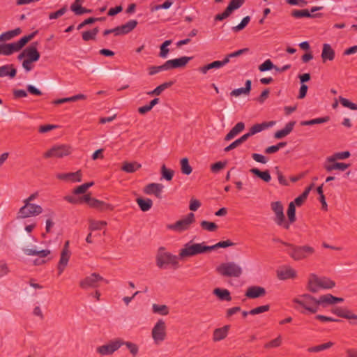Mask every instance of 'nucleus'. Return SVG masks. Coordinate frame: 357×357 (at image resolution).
I'll use <instances>...</instances> for the list:
<instances>
[{"label": "nucleus", "instance_id": "obj_19", "mask_svg": "<svg viewBox=\"0 0 357 357\" xmlns=\"http://www.w3.org/2000/svg\"><path fill=\"white\" fill-rule=\"evenodd\" d=\"M38 45V42H33L26 47V59L33 63L38 61L40 57V54L37 49Z\"/></svg>", "mask_w": 357, "mask_h": 357}, {"label": "nucleus", "instance_id": "obj_10", "mask_svg": "<svg viewBox=\"0 0 357 357\" xmlns=\"http://www.w3.org/2000/svg\"><path fill=\"white\" fill-rule=\"evenodd\" d=\"M195 222L193 213H188L183 219L176 221L174 224L167 225V228L177 232H182L190 229V225Z\"/></svg>", "mask_w": 357, "mask_h": 357}, {"label": "nucleus", "instance_id": "obj_3", "mask_svg": "<svg viewBox=\"0 0 357 357\" xmlns=\"http://www.w3.org/2000/svg\"><path fill=\"white\" fill-rule=\"evenodd\" d=\"M284 246L289 248L286 252L295 261L305 259L315 252L314 248L308 245H296L292 243H284Z\"/></svg>", "mask_w": 357, "mask_h": 357}, {"label": "nucleus", "instance_id": "obj_58", "mask_svg": "<svg viewBox=\"0 0 357 357\" xmlns=\"http://www.w3.org/2000/svg\"><path fill=\"white\" fill-rule=\"evenodd\" d=\"M339 100L343 107L349 108L351 110H357V104L351 102L349 100L340 96Z\"/></svg>", "mask_w": 357, "mask_h": 357}, {"label": "nucleus", "instance_id": "obj_12", "mask_svg": "<svg viewBox=\"0 0 357 357\" xmlns=\"http://www.w3.org/2000/svg\"><path fill=\"white\" fill-rule=\"evenodd\" d=\"M72 153V148L67 144L55 145L46 151L43 156L45 158H63Z\"/></svg>", "mask_w": 357, "mask_h": 357}, {"label": "nucleus", "instance_id": "obj_33", "mask_svg": "<svg viewBox=\"0 0 357 357\" xmlns=\"http://www.w3.org/2000/svg\"><path fill=\"white\" fill-rule=\"evenodd\" d=\"M136 202L143 212L149 211L153 206V201L149 198L138 197Z\"/></svg>", "mask_w": 357, "mask_h": 357}, {"label": "nucleus", "instance_id": "obj_52", "mask_svg": "<svg viewBox=\"0 0 357 357\" xmlns=\"http://www.w3.org/2000/svg\"><path fill=\"white\" fill-rule=\"evenodd\" d=\"M201 227L208 231H215L218 229V225L213 222L203 220L200 222Z\"/></svg>", "mask_w": 357, "mask_h": 357}, {"label": "nucleus", "instance_id": "obj_20", "mask_svg": "<svg viewBox=\"0 0 357 357\" xmlns=\"http://www.w3.org/2000/svg\"><path fill=\"white\" fill-rule=\"evenodd\" d=\"M291 16L296 19L306 18H320L323 17V13L312 14L309 10H293L291 13Z\"/></svg>", "mask_w": 357, "mask_h": 357}, {"label": "nucleus", "instance_id": "obj_37", "mask_svg": "<svg viewBox=\"0 0 357 357\" xmlns=\"http://www.w3.org/2000/svg\"><path fill=\"white\" fill-rule=\"evenodd\" d=\"M142 167L141 164L136 161L128 162H124L121 167V170L127 173H134Z\"/></svg>", "mask_w": 357, "mask_h": 357}, {"label": "nucleus", "instance_id": "obj_28", "mask_svg": "<svg viewBox=\"0 0 357 357\" xmlns=\"http://www.w3.org/2000/svg\"><path fill=\"white\" fill-rule=\"evenodd\" d=\"M17 70L13 64H7L0 67V77H9L10 79L16 76Z\"/></svg>", "mask_w": 357, "mask_h": 357}, {"label": "nucleus", "instance_id": "obj_38", "mask_svg": "<svg viewBox=\"0 0 357 357\" xmlns=\"http://www.w3.org/2000/svg\"><path fill=\"white\" fill-rule=\"evenodd\" d=\"M333 295L327 294L321 295L316 301L317 306L321 305L323 307H326L328 305H333Z\"/></svg>", "mask_w": 357, "mask_h": 357}, {"label": "nucleus", "instance_id": "obj_9", "mask_svg": "<svg viewBox=\"0 0 357 357\" xmlns=\"http://www.w3.org/2000/svg\"><path fill=\"white\" fill-rule=\"evenodd\" d=\"M42 212L43 208L40 205L32 203H29L28 204H24V205L19 209L16 218L17 219H24L32 216H37L42 213Z\"/></svg>", "mask_w": 357, "mask_h": 357}, {"label": "nucleus", "instance_id": "obj_15", "mask_svg": "<svg viewBox=\"0 0 357 357\" xmlns=\"http://www.w3.org/2000/svg\"><path fill=\"white\" fill-rule=\"evenodd\" d=\"M121 346H122V343H120L119 338H118L107 344L98 347L96 351L102 356L111 355L118 350Z\"/></svg>", "mask_w": 357, "mask_h": 357}, {"label": "nucleus", "instance_id": "obj_32", "mask_svg": "<svg viewBox=\"0 0 357 357\" xmlns=\"http://www.w3.org/2000/svg\"><path fill=\"white\" fill-rule=\"evenodd\" d=\"M251 89H252V82L250 79H248V80H246V82L245 83L244 87L234 89L233 91H231L230 95L231 96H236V97L239 96L241 94L248 95L250 93Z\"/></svg>", "mask_w": 357, "mask_h": 357}, {"label": "nucleus", "instance_id": "obj_44", "mask_svg": "<svg viewBox=\"0 0 357 357\" xmlns=\"http://www.w3.org/2000/svg\"><path fill=\"white\" fill-rule=\"evenodd\" d=\"M181 172L185 175H190L192 172V168L190 165L189 160L187 158H183L180 161Z\"/></svg>", "mask_w": 357, "mask_h": 357}, {"label": "nucleus", "instance_id": "obj_30", "mask_svg": "<svg viewBox=\"0 0 357 357\" xmlns=\"http://www.w3.org/2000/svg\"><path fill=\"white\" fill-rule=\"evenodd\" d=\"M277 276L281 280L293 279L296 277V271L292 268H287L285 270L278 271Z\"/></svg>", "mask_w": 357, "mask_h": 357}, {"label": "nucleus", "instance_id": "obj_48", "mask_svg": "<svg viewBox=\"0 0 357 357\" xmlns=\"http://www.w3.org/2000/svg\"><path fill=\"white\" fill-rule=\"evenodd\" d=\"M250 22V17L245 16V17H243L242 19V20L238 25L233 26L231 28V30L234 33H238V32L243 30L248 26V24H249Z\"/></svg>", "mask_w": 357, "mask_h": 357}, {"label": "nucleus", "instance_id": "obj_56", "mask_svg": "<svg viewBox=\"0 0 357 357\" xmlns=\"http://www.w3.org/2000/svg\"><path fill=\"white\" fill-rule=\"evenodd\" d=\"M275 65L271 61V59L266 60L263 63L259 66V70L260 72H265L275 69Z\"/></svg>", "mask_w": 357, "mask_h": 357}, {"label": "nucleus", "instance_id": "obj_27", "mask_svg": "<svg viewBox=\"0 0 357 357\" xmlns=\"http://www.w3.org/2000/svg\"><path fill=\"white\" fill-rule=\"evenodd\" d=\"M349 166H350V164H346L344 162H338L336 161H335L333 162H326V163L324 165V168L328 172H331L333 170L344 171Z\"/></svg>", "mask_w": 357, "mask_h": 357}, {"label": "nucleus", "instance_id": "obj_13", "mask_svg": "<svg viewBox=\"0 0 357 357\" xmlns=\"http://www.w3.org/2000/svg\"><path fill=\"white\" fill-rule=\"evenodd\" d=\"M152 337L155 343L164 341L166 338V325L162 319H159L152 329Z\"/></svg>", "mask_w": 357, "mask_h": 357}, {"label": "nucleus", "instance_id": "obj_14", "mask_svg": "<svg viewBox=\"0 0 357 357\" xmlns=\"http://www.w3.org/2000/svg\"><path fill=\"white\" fill-rule=\"evenodd\" d=\"M69 241H66L61 250V257L57 266L59 275H61L63 272L69 261L71 255L70 251L69 250Z\"/></svg>", "mask_w": 357, "mask_h": 357}, {"label": "nucleus", "instance_id": "obj_18", "mask_svg": "<svg viewBox=\"0 0 357 357\" xmlns=\"http://www.w3.org/2000/svg\"><path fill=\"white\" fill-rule=\"evenodd\" d=\"M266 294V291L264 287L259 286H251L246 290L245 296L247 298L255 299L263 297Z\"/></svg>", "mask_w": 357, "mask_h": 357}, {"label": "nucleus", "instance_id": "obj_6", "mask_svg": "<svg viewBox=\"0 0 357 357\" xmlns=\"http://www.w3.org/2000/svg\"><path fill=\"white\" fill-rule=\"evenodd\" d=\"M216 271L224 277L238 278L243 271L240 266L234 262L222 263L216 267Z\"/></svg>", "mask_w": 357, "mask_h": 357}, {"label": "nucleus", "instance_id": "obj_42", "mask_svg": "<svg viewBox=\"0 0 357 357\" xmlns=\"http://www.w3.org/2000/svg\"><path fill=\"white\" fill-rule=\"evenodd\" d=\"M351 153L349 151L337 152L334 153L332 156L327 158V162H333L337 160H344L349 158Z\"/></svg>", "mask_w": 357, "mask_h": 357}, {"label": "nucleus", "instance_id": "obj_24", "mask_svg": "<svg viewBox=\"0 0 357 357\" xmlns=\"http://www.w3.org/2000/svg\"><path fill=\"white\" fill-rule=\"evenodd\" d=\"M137 24L138 22L136 20H131L124 24L116 26L119 36L129 33L137 26Z\"/></svg>", "mask_w": 357, "mask_h": 357}, {"label": "nucleus", "instance_id": "obj_5", "mask_svg": "<svg viewBox=\"0 0 357 357\" xmlns=\"http://www.w3.org/2000/svg\"><path fill=\"white\" fill-rule=\"evenodd\" d=\"M192 243V241L184 245V248L180 250L178 257L181 259L191 257L199 254L207 252L206 245L204 243Z\"/></svg>", "mask_w": 357, "mask_h": 357}, {"label": "nucleus", "instance_id": "obj_49", "mask_svg": "<svg viewBox=\"0 0 357 357\" xmlns=\"http://www.w3.org/2000/svg\"><path fill=\"white\" fill-rule=\"evenodd\" d=\"M174 174V170L166 167L165 165H162L161 167V175L162 178L167 181L172 180Z\"/></svg>", "mask_w": 357, "mask_h": 357}, {"label": "nucleus", "instance_id": "obj_4", "mask_svg": "<svg viewBox=\"0 0 357 357\" xmlns=\"http://www.w3.org/2000/svg\"><path fill=\"white\" fill-rule=\"evenodd\" d=\"M178 259L176 255L166 252L164 247H160L155 257L156 265L160 268H165L168 265L176 268L178 266Z\"/></svg>", "mask_w": 357, "mask_h": 357}, {"label": "nucleus", "instance_id": "obj_36", "mask_svg": "<svg viewBox=\"0 0 357 357\" xmlns=\"http://www.w3.org/2000/svg\"><path fill=\"white\" fill-rule=\"evenodd\" d=\"M86 99V96L84 94H77L69 98H63L60 99H56L52 102L54 105H61L63 103L68 102H75L79 100H85Z\"/></svg>", "mask_w": 357, "mask_h": 357}, {"label": "nucleus", "instance_id": "obj_50", "mask_svg": "<svg viewBox=\"0 0 357 357\" xmlns=\"http://www.w3.org/2000/svg\"><path fill=\"white\" fill-rule=\"evenodd\" d=\"M153 312L161 315H167L169 314V308L166 305L153 304L152 306Z\"/></svg>", "mask_w": 357, "mask_h": 357}, {"label": "nucleus", "instance_id": "obj_47", "mask_svg": "<svg viewBox=\"0 0 357 357\" xmlns=\"http://www.w3.org/2000/svg\"><path fill=\"white\" fill-rule=\"evenodd\" d=\"M93 185H94V182L93 181H91V182L83 183L82 185H80L76 187L73 190V193L74 195L84 194L87 191V190L90 187L93 186Z\"/></svg>", "mask_w": 357, "mask_h": 357}, {"label": "nucleus", "instance_id": "obj_16", "mask_svg": "<svg viewBox=\"0 0 357 357\" xmlns=\"http://www.w3.org/2000/svg\"><path fill=\"white\" fill-rule=\"evenodd\" d=\"M104 278L98 273H93L91 275L86 277L79 282V286L82 289H87L89 287H97L100 281H103Z\"/></svg>", "mask_w": 357, "mask_h": 357}, {"label": "nucleus", "instance_id": "obj_17", "mask_svg": "<svg viewBox=\"0 0 357 357\" xmlns=\"http://www.w3.org/2000/svg\"><path fill=\"white\" fill-rule=\"evenodd\" d=\"M192 56H181L179 58L167 61L168 70L176 68H182L185 67L188 62L192 59Z\"/></svg>", "mask_w": 357, "mask_h": 357}, {"label": "nucleus", "instance_id": "obj_64", "mask_svg": "<svg viewBox=\"0 0 357 357\" xmlns=\"http://www.w3.org/2000/svg\"><path fill=\"white\" fill-rule=\"evenodd\" d=\"M66 11H67V6H64L63 7H62L61 8L58 10L57 11L50 13L49 19L50 20L57 19V18L60 17L61 16H62L63 15H64Z\"/></svg>", "mask_w": 357, "mask_h": 357}, {"label": "nucleus", "instance_id": "obj_23", "mask_svg": "<svg viewBox=\"0 0 357 357\" xmlns=\"http://www.w3.org/2000/svg\"><path fill=\"white\" fill-rule=\"evenodd\" d=\"M230 325H225L221 328H215L213 333V342H219L225 339L230 329Z\"/></svg>", "mask_w": 357, "mask_h": 357}, {"label": "nucleus", "instance_id": "obj_2", "mask_svg": "<svg viewBox=\"0 0 357 357\" xmlns=\"http://www.w3.org/2000/svg\"><path fill=\"white\" fill-rule=\"evenodd\" d=\"M38 33V31L36 30L29 35L22 37L17 42L0 44V55L10 56L14 52L21 50Z\"/></svg>", "mask_w": 357, "mask_h": 357}, {"label": "nucleus", "instance_id": "obj_1", "mask_svg": "<svg viewBox=\"0 0 357 357\" xmlns=\"http://www.w3.org/2000/svg\"><path fill=\"white\" fill-rule=\"evenodd\" d=\"M335 282L328 277H319L315 273H310L308 276L306 289L310 292L315 294L321 289H333L335 287Z\"/></svg>", "mask_w": 357, "mask_h": 357}, {"label": "nucleus", "instance_id": "obj_46", "mask_svg": "<svg viewBox=\"0 0 357 357\" xmlns=\"http://www.w3.org/2000/svg\"><path fill=\"white\" fill-rule=\"evenodd\" d=\"M83 1L84 0H75L70 6V10L77 15H82L84 14V8L82 6Z\"/></svg>", "mask_w": 357, "mask_h": 357}, {"label": "nucleus", "instance_id": "obj_39", "mask_svg": "<svg viewBox=\"0 0 357 357\" xmlns=\"http://www.w3.org/2000/svg\"><path fill=\"white\" fill-rule=\"evenodd\" d=\"M296 204L294 203L290 202L287 211V215L288 218V220H287V222H289V228L290 227V225L295 222L296 220Z\"/></svg>", "mask_w": 357, "mask_h": 357}, {"label": "nucleus", "instance_id": "obj_53", "mask_svg": "<svg viewBox=\"0 0 357 357\" xmlns=\"http://www.w3.org/2000/svg\"><path fill=\"white\" fill-rule=\"evenodd\" d=\"M162 70H168L167 62L165 61L162 65L161 66H152L149 68V75H153L156 73L162 71Z\"/></svg>", "mask_w": 357, "mask_h": 357}, {"label": "nucleus", "instance_id": "obj_57", "mask_svg": "<svg viewBox=\"0 0 357 357\" xmlns=\"http://www.w3.org/2000/svg\"><path fill=\"white\" fill-rule=\"evenodd\" d=\"M309 195V190H305L301 195L294 199L292 203H294L297 206H301L306 200Z\"/></svg>", "mask_w": 357, "mask_h": 357}, {"label": "nucleus", "instance_id": "obj_40", "mask_svg": "<svg viewBox=\"0 0 357 357\" xmlns=\"http://www.w3.org/2000/svg\"><path fill=\"white\" fill-rule=\"evenodd\" d=\"M22 30L20 27H17L13 30L6 31L0 35V41L8 40L13 37L20 34Z\"/></svg>", "mask_w": 357, "mask_h": 357}, {"label": "nucleus", "instance_id": "obj_22", "mask_svg": "<svg viewBox=\"0 0 357 357\" xmlns=\"http://www.w3.org/2000/svg\"><path fill=\"white\" fill-rule=\"evenodd\" d=\"M163 185L160 183H152L145 186L144 192L146 195H154L157 198H161Z\"/></svg>", "mask_w": 357, "mask_h": 357}, {"label": "nucleus", "instance_id": "obj_63", "mask_svg": "<svg viewBox=\"0 0 357 357\" xmlns=\"http://www.w3.org/2000/svg\"><path fill=\"white\" fill-rule=\"evenodd\" d=\"M64 199L68 202L70 204H78L85 203V199H84V195L82 197L76 198L71 195H68L64 197Z\"/></svg>", "mask_w": 357, "mask_h": 357}, {"label": "nucleus", "instance_id": "obj_21", "mask_svg": "<svg viewBox=\"0 0 357 357\" xmlns=\"http://www.w3.org/2000/svg\"><path fill=\"white\" fill-rule=\"evenodd\" d=\"M56 178L63 181H70L73 183L82 181V173L81 170L75 172L58 174Z\"/></svg>", "mask_w": 357, "mask_h": 357}, {"label": "nucleus", "instance_id": "obj_54", "mask_svg": "<svg viewBox=\"0 0 357 357\" xmlns=\"http://www.w3.org/2000/svg\"><path fill=\"white\" fill-rule=\"evenodd\" d=\"M331 312L341 318L347 319L349 312V310L344 309L340 307H336L331 310Z\"/></svg>", "mask_w": 357, "mask_h": 357}, {"label": "nucleus", "instance_id": "obj_41", "mask_svg": "<svg viewBox=\"0 0 357 357\" xmlns=\"http://www.w3.org/2000/svg\"><path fill=\"white\" fill-rule=\"evenodd\" d=\"M248 138L249 137L247 135V134L246 133L244 134L241 137H239L238 139H237L235 141H234L233 142H231L229 146H226L225 148L224 151L225 152H229V151L234 149L235 148H236L237 146H238L239 145H241V144L245 142Z\"/></svg>", "mask_w": 357, "mask_h": 357}, {"label": "nucleus", "instance_id": "obj_11", "mask_svg": "<svg viewBox=\"0 0 357 357\" xmlns=\"http://www.w3.org/2000/svg\"><path fill=\"white\" fill-rule=\"evenodd\" d=\"M84 199L90 207L95 208L100 212L107 211H112L114 209V206L109 203L91 197V193L84 195Z\"/></svg>", "mask_w": 357, "mask_h": 357}, {"label": "nucleus", "instance_id": "obj_45", "mask_svg": "<svg viewBox=\"0 0 357 357\" xmlns=\"http://www.w3.org/2000/svg\"><path fill=\"white\" fill-rule=\"evenodd\" d=\"M120 343H122V345H126L130 353L132 354L133 357H135L139 352V347L137 344L131 342H126L123 340L119 338Z\"/></svg>", "mask_w": 357, "mask_h": 357}, {"label": "nucleus", "instance_id": "obj_26", "mask_svg": "<svg viewBox=\"0 0 357 357\" xmlns=\"http://www.w3.org/2000/svg\"><path fill=\"white\" fill-rule=\"evenodd\" d=\"M250 172L266 183H268L271 180V176L269 170L268 169L261 171L258 168L253 167L250 169Z\"/></svg>", "mask_w": 357, "mask_h": 357}, {"label": "nucleus", "instance_id": "obj_43", "mask_svg": "<svg viewBox=\"0 0 357 357\" xmlns=\"http://www.w3.org/2000/svg\"><path fill=\"white\" fill-rule=\"evenodd\" d=\"M330 120V117L328 116H326L321 118H317L308 121H303L301 122V126H313L315 124H321L324 123H326Z\"/></svg>", "mask_w": 357, "mask_h": 357}, {"label": "nucleus", "instance_id": "obj_55", "mask_svg": "<svg viewBox=\"0 0 357 357\" xmlns=\"http://www.w3.org/2000/svg\"><path fill=\"white\" fill-rule=\"evenodd\" d=\"M106 225L107 222L105 221L91 220L89 229L90 231L100 230L103 226Z\"/></svg>", "mask_w": 357, "mask_h": 357}, {"label": "nucleus", "instance_id": "obj_35", "mask_svg": "<svg viewBox=\"0 0 357 357\" xmlns=\"http://www.w3.org/2000/svg\"><path fill=\"white\" fill-rule=\"evenodd\" d=\"M213 294L216 296L220 301H231V296L228 289L215 288L213 290Z\"/></svg>", "mask_w": 357, "mask_h": 357}, {"label": "nucleus", "instance_id": "obj_62", "mask_svg": "<svg viewBox=\"0 0 357 357\" xmlns=\"http://www.w3.org/2000/svg\"><path fill=\"white\" fill-rule=\"evenodd\" d=\"M270 305L258 306L250 310V315H256L268 311Z\"/></svg>", "mask_w": 357, "mask_h": 357}, {"label": "nucleus", "instance_id": "obj_31", "mask_svg": "<svg viewBox=\"0 0 357 357\" xmlns=\"http://www.w3.org/2000/svg\"><path fill=\"white\" fill-rule=\"evenodd\" d=\"M245 128V124L243 122L237 123L231 130L226 135L225 137V141H229L236 137L238 133L243 131Z\"/></svg>", "mask_w": 357, "mask_h": 357}, {"label": "nucleus", "instance_id": "obj_59", "mask_svg": "<svg viewBox=\"0 0 357 357\" xmlns=\"http://www.w3.org/2000/svg\"><path fill=\"white\" fill-rule=\"evenodd\" d=\"M220 68V67L219 66V63H218V61H214L210 63H208L204 66L200 67L199 68V70L203 74H206L207 72L211 69Z\"/></svg>", "mask_w": 357, "mask_h": 357}, {"label": "nucleus", "instance_id": "obj_29", "mask_svg": "<svg viewBox=\"0 0 357 357\" xmlns=\"http://www.w3.org/2000/svg\"><path fill=\"white\" fill-rule=\"evenodd\" d=\"M335 51L331 47V45L325 43L323 45L321 59L323 62L326 61H333L335 59Z\"/></svg>", "mask_w": 357, "mask_h": 357}, {"label": "nucleus", "instance_id": "obj_61", "mask_svg": "<svg viewBox=\"0 0 357 357\" xmlns=\"http://www.w3.org/2000/svg\"><path fill=\"white\" fill-rule=\"evenodd\" d=\"M281 344H282V339H281V336L279 335L278 337H276L274 340H272L271 341L265 344L264 348L270 349V348L278 347L279 346H280Z\"/></svg>", "mask_w": 357, "mask_h": 357}, {"label": "nucleus", "instance_id": "obj_60", "mask_svg": "<svg viewBox=\"0 0 357 357\" xmlns=\"http://www.w3.org/2000/svg\"><path fill=\"white\" fill-rule=\"evenodd\" d=\"M227 165L226 161L216 162L211 165V171L213 173H218L221 169H224Z\"/></svg>", "mask_w": 357, "mask_h": 357}, {"label": "nucleus", "instance_id": "obj_51", "mask_svg": "<svg viewBox=\"0 0 357 357\" xmlns=\"http://www.w3.org/2000/svg\"><path fill=\"white\" fill-rule=\"evenodd\" d=\"M245 1L246 0H230L227 7L232 13L234 10L240 8Z\"/></svg>", "mask_w": 357, "mask_h": 357}, {"label": "nucleus", "instance_id": "obj_7", "mask_svg": "<svg viewBox=\"0 0 357 357\" xmlns=\"http://www.w3.org/2000/svg\"><path fill=\"white\" fill-rule=\"evenodd\" d=\"M316 301H317V298L309 294H304L301 295L299 298H294L293 302L298 304L310 313L314 314L319 310V307L316 305Z\"/></svg>", "mask_w": 357, "mask_h": 357}, {"label": "nucleus", "instance_id": "obj_25", "mask_svg": "<svg viewBox=\"0 0 357 357\" xmlns=\"http://www.w3.org/2000/svg\"><path fill=\"white\" fill-rule=\"evenodd\" d=\"M295 124V121L288 122L283 129L279 130L274 133V137L275 139H280L286 137L293 130Z\"/></svg>", "mask_w": 357, "mask_h": 357}, {"label": "nucleus", "instance_id": "obj_34", "mask_svg": "<svg viewBox=\"0 0 357 357\" xmlns=\"http://www.w3.org/2000/svg\"><path fill=\"white\" fill-rule=\"evenodd\" d=\"M93 67V69L91 73L93 75L111 76L115 73L114 70L110 66H107V69L99 66H94Z\"/></svg>", "mask_w": 357, "mask_h": 357}, {"label": "nucleus", "instance_id": "obj_8", "mask_svg": "<svg viewBox=\"0 0 357 357\" xmlns=\"http://www.w3.org/2000/svg\"><path fill=\"white\" fill-rule=\"evenodd\" d=\"M271 208L275 215L274 218L275 224L280 227H282L285 229H289V222L286 220L282 202L280 201L273 202L271 204Z\"/></svg>", "mask_w": 357, "mask_h": 357}]
</instances>
